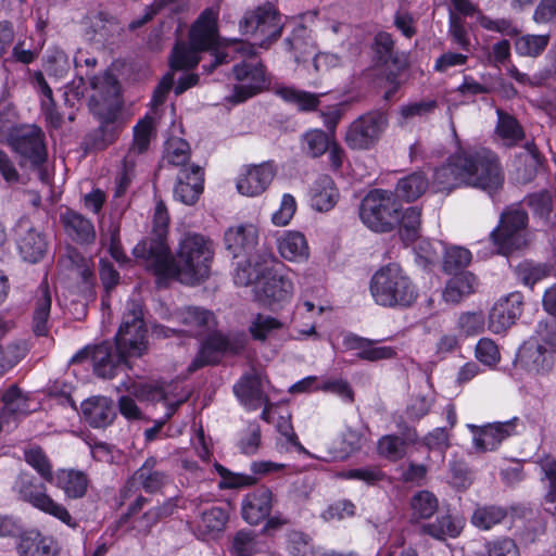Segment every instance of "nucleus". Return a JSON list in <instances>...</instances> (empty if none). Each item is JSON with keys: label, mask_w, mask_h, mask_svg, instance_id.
<instances>
[{"label": "nucleus", "mask_w": 556, "mask_h": 556, "mask_svg": "<svg viewBox=\"0 0 556 556\" xmlns=\"http://www.w3.org/2000/svg\"><path fill=\"white\" fill-rule=\"evenodd\" d=\"M136 258L162 278L194 286L210 276L214 250L211 240L188 233L179 242L175 255L162 240H142L132 250Z\"/></svg>", "instance_id": "nucleus-1"}, {"label": "nucleus", "mask_w": 556, "mask_h": 556, "mask_svg": "<svg viewBox=\"0 0 556 556\" xmlns=\"http://www.w3.org/2000/svg\"><path fill=\"white\" fill-rule=\"evenodd\" d=\"M504 180L497 155L488 149L459 148L433 175V182L440 191L469 186L490 195L503 188Z\"/></svg>", "instance_id": "nucleus-2"}, {"label": "nucleus", "mask_w": 556, "mask_h": 556, "mask_svg": "<svg viewBox=\"0 0 556 556\" xmlns=\"http://www.w3.org/2000/svg\"><path fill=\"white\" fill-rule=\"evenodd\" d=\"M213 56L214 63L211 65V70L231 60L241 59L232 67L237 84L227 97L228 101L232 103L243 102L260 93L266 87L265 67L256 58L255 48L252 43L232 42L222 50H216Z\"/></svg>", "instance_id": "nucleus-3"}, {"label": "nucleus", "mask_w": 556, "mask_h": 556, "mask_svg": "<svg viewBox=\"0 0 556 556\" xmlns=\"http://www.w3.org/2000/svg\"><path fill=\"white\" fill-rule=\"evenodd\" d=\"M91 88L93 92L90 96L89 108L101 121L94 146L103 150L116 140L122 129L121 124L116 123L121 110L119 87L117 79L112 74L105 73L103 77L92 78Z\"/></svg>", "instance_id": "nucleus-4"}, {"label": "nucleus", "mask_w": 556, "mask_h": 556, "mask_svg": "<svg viewBox=\"0 0 556 556\" xmlns=\"http://www.w3.org/2000/svg\"><path fill=\"white\" fill-rule=\"evenodd\" d=\"M376 304L383 307H409L418 298V290L397 264H388L377 270L369 285Z\"/></svg>", "instance_id": "nucleus-5"}, {"label": "nucleus", "mask_w": 556, "mask_h": 556, "mask_svg": "<svg viewBox=\"0 0 556 556\" xmlns=\"http://www.w3.org/2000/svg\"><path fill=\"white\" fill-rule=\"evenodd\" d=\"M217 13L213 9L204 10L190 29V46L186 42H178L172 54L170 66L174 70H187L197 66L199 63L198 51L211 50L213 58L210 65L214 63L213 53L217 45ZM207 71L211 66L203 65Z\"/></svg>", "instance_id": "nucleus-6"}, {"label": "nucleus", "mask_w": 556, "mask_h": 556, "mask_svg": "<svg viewBox=\"0 0 556 556\" xmlns=\"http://www.w3.org/2000/svg\"><path fill=\"white\" fill-rule=\"evenodd\" d=\"M359 217L370 230L389 232L400 222V204L391 191L376 189L362 200Z\"/></svg>", "instance_id": "nucleus-7"}, {"label": "nucleus", "mask_w": 556, "mask_h": 556, "mask_svg": "<svg viewBox=\"0 0 556 556\" xmlns=\"http://www.w3.org/2000/svg\"><path fill=\"white\" fill-rule=\"evenodd\" d=\"M528 220L527 212L518 205L508 206L503 211L497 227L490 233L498 254L507 255L528 245Z\"/></svg>", "instance_id": "nucleus-8"}, {"label": "nucleus", "mask_w": 556, "mask_h": 556, "mask_svg": "<svg viewBox=\"0 0 556 556\" xmlns=\"http://www.w3.org/2000/svg\"><path fill=\"white\" fill-rule=\"evenodd\" d=\"M115 346L122 355L140 357L147 350V328L143 320V308L139 301L129 300L118 331Z\"/></svg>", "instance_id": "nucleus-9"}, {"label": "nucleus", "mask_w": 556, "mask_h": 556, "mask_svg": "<svg viewBox=\"0 0 556 556\" xmlns=\"http://www.w3.org/2000/svg\"><path fill=\"white\" fill-rule=\"evenodd\" d=\"M7 141L18 157L21 166L39 168L47 160L46 136L36 125L26 124L11 128Z\"/></svg>", "instance_id": "nucleus-10"}, {"label": "nucleus", "mask_w": 556, "mask_h": 556, "mask_svg": "<svg viewBox=\"0 0 556 556\" xmlns=\"http://www.w3.org/2000/svg\"><path fill=\"white\" fill-rule=\"evenodd\" d=\"M13 489L24 502L30 504L38 510L56 518L72 529L78 527L77 521L72 517L67 508L63 504L54 501L47 493L46 485L37 482L33 476L21 473Z\"/></svg>", "instance_id": "nucleus-11"}, {"label": "nucleus", "mask_w": 556, "mask_h": 556, "mask_svg": "<svg viewBox=\"0 0 556 556\" xmlns=\"http://www.w3.org/2000/svg\"><path fill=\"white\" fill-rule=\"evenodd\" d=\"M169 320L176 327L155 326V333L166 338L176 333L198 337L216 327L215 315L211 311L199 306H186L176 309L170 314Z\"/></svg>", "instance_id": "nucleus-12"}, {"label": "nucleus", "mask_w": 556, "mask_h": 556, "mask_svg": "<svg viewBox=\"0 0 556 556\" xmlns=\"http://www.w3.org/2000/svg\"><path fill=\"white\" fill-rule=\"evenodd\" d=\"M240 28L254 38L260 47L266 48L281 35V15L270 4L257 7L245 13Z\"/></svg>", "instance_id": "nucleus-13"}, {"label": "nucleus", "mask_w": 556, "mask_h": 556, "mask_svg": "<svg viewBox=\"0 0 556 556\" xmlns=\"http://www.w3.org/2000/svg\"><path fill=\"white\" fill-rule=\"evenodd\" d=\"M388 125L384 113L372 111L356 118L345 134V142L353 150H367L380 138Z\"/></svg>", "instance_id": "nucleus-14"}, {"label": "nucleus", "mask_w": 556, "mask_h": 556, "mask_svg": "<svg viewBox=\"0 0 556 556\" xmlns=\"http://www.w3.org/2000/svg\"><path fill=\"white\" fill-rule=\"evenodd\" d=\"M285 43L287 50L293 54L296 63L306 62L312 58L311 66L315 73L321 72L333 61L332 55L316 52L309 30L303 25H298L291 35L286 38Z\"/></svg>", "instance_id": "nucleus-15"}, {"label": "nucleus", "mask_w": 556, "mask_h": 556, "mask_svg": "<svg viewBox=\"0 0 556 556\" xmlns=\"http://www.w3.org/2000/svg\"><path fill=\"white\" fill-rule=\"evenodd\" d=\"M88 356L89 351H80L73 356L72 363H77ZM90 356L94 374L104 379H112L123 366H127L128 358L122 355V353L116 350V346L109 342L94 346Z\"/></svg>", "instance_id": "nucleus-16"}, {"label": "nucleus", "mask_w": 556, "mask_h": 556, "mask_svg": "<svg viewBox=\"0 0 556 556\" xmlns=\"http://www.w3.org/2000/svg\"><path fill=\"white\" fill-rule=\"evenodd\" d=\"M519 418L514 417L504 422H492L485 426L467 425L473 434V445L479 452L494 451L507 438L517 433Z\"/></svg>", "instance_id": "nucleus-17"}, {"label": "nucleus", "mask_w": 556, "mask_h": 556, "mask_svg": "<svg viewBox=\"0 0 556 556\" xmlns=\"http://www.w3.org/2000/svg\"><path fill=\"white\" fill-rule=\"evenodd\" d=\"M157 460L154 457H149L142 466L134 473L131 479L127 482L121 492L123 502L127 501L135 494L136 484H139L148 493H156L162 490L169 482V477L166 472L156 469Z\"/></svg>", "instance_id": "nucleus-18"}, {"label": "nucleus", "mask_w": 556, "mask_h": 556, "mask_svg": "<svg viewBox=\"0 0 556 556\" xmlns=\"http://www.w3.org/2000/svg\"><path fill=\"white\" fill-rule=\"evenodd\" d=\"M242 349L241 342H232L227 336L215 332L207 337L202 343L199 353L188 367L189 372H194L198 369L213 365L219 362L220 355L224 352L238 353Z\"/></svg>", "instance_id": "nucleus-19"}, {"label": "nucleus", "mask_w": 556, "mask_h": 556, "mask_svg": "<svg viewBox=\"0 0 556 556\" xmlns=\"http://www.w3.org/2000/svg\"><path fill=\"white\" fill-rule=\"evenodd\" d=\"M522 304V294L519 292L501 298L490 311L489 329L493 333L507 330L521 315Z\"/></svg>", "instance_id": "nucleus-20"}, {"label": "nucleus", "mask_w": 556, "mask_h": 556, "mask_svg": "<svg viewBox=\"0 0 556 556\" xmlns=\"http://www.w3.org/2000/svg\"><path fill=\"white\" fill-rule=\"evenodd\" d=\"M516 365L531 375H546L553 369L554 356L545 345L530 340L520 346Z\"/></svg>", "instance_id": "nucleus-21"}, {"label": "nucleus", "mask_w": 556, "mask_h": 556, "mask_svg": "<svg viewBox=\"0 0 556 556\" xmlns=\"http://www.w3.org/2000/svg\"><path fill=\"white\" fill-rule=\"evenodd\" d=\"M276 175V168L271 162L247 166L238 177L237 189L247 197L262 194L271 184Z\"/></svg>", "instance_id": "nucleus-22"}, {"label": "nucleus", "mask_w": 556, "mask_h": 556, "mask_svg": "<svg viewBox=\"0 0 556 556\" xmlns=\"http://www.w3.org/2000/svg\"><path fill=\"white\" fill-rule=\"evenodd\" d=\"M280 265H269V269L265 271L261 291L268 305L280 304L291 300L294 286L290 277L281 273L278 268Z\"/></svg>", "instance_id": "nucleus-23"}, {"label": "nucleus", "mask_w": 556, "mask_h": 556, "mask_svg": "<svg viewBox=\"0 0 556 556\" xmlns=\"http://www.w3.org/2000/svg\"><path fill=\"white\" fill-rule=\"evenodd\" d=\"M273 505V491L265 485L258 486L244 495L241 503L242 518L250 525H258L270 515Z\"/></svg>", "instance_id": "nucleus-24"}, {"label": "nucleus", "mask_w": 556, "mask_h": 556, "mask_svg": "<svg viewBox=\"0 0 556 556\" xmlns=\"http://www.w3.org/2000/svg\"><path fill=\"white\" fill-rule=\"evenodd\" d=\"M60 223L65 235L73 242L88 245L96 241L97 232L94 225L91 219L81 213L67 207L60 214Z\"/></svg>", "instance_id": "nucleus-25"}, {"label": "nucleus", "mask_w": 556, "mask_h": 556, "mask_svg": "<svg viewBox=\"0 0 556 556\" xmlns=\"http://www.w3.org/2000/svg\"><path fill=\"white\" fill-rule=\"evenodd\" d=\"M203 182L204 173L200 166L180 169L174 189L175 199L187 205L194 204L203 191Z\"/></svg>", "instance_id": "nucleus-26"}, {"label": "nucleus", "mask_w": 556, "mask_h": 556, "mask_svg": "<svg viewBox=\"0 0 556 556\" xmlns=\"http://www.w3.org/2000/svg\"><path fill=\"white\" fill-rule=\"evenodd\" d=\"M233 392L249 410H256L268 402V396L263 391L261 375L255 370L242 376L233 386Z\"/></svg>", "instance_id": "nucleus-27"}, {"label": "nucleus", "mask_w": 556, "mask_h": 556, "mask_svg": "<svg viewBox=\"0 0 556 556\" xmlns=\"http://www.w3.org/2000/svg\"><path fill=\"white\" fill-rule=\"evenodd\" d=\"M257 239V229L251 224L229 227L224 236L226 249L233 257L248 254L256 245Z\"/></svg>", "instance_id": "nucleus-28"}, {"label": "nucleus", "mask_w": 556, "mask_h": 556, "mask_svg": "<svg viewBox=\"0 0 556 556\" xmlns=\"http://www.w3.org/2000/svg\"><path fill=\"white\" fill-rule=\"evenodd\" d=\"M81 412L86 421L93 428L109 426L116 416L113 401L105 396H94L84 401Z\"/></svg>", "instance_id": "nucleus-29"}, {"label": "nucleus", "mask_w": 556, "mask_h": 556, "mask_svg": "<svg viewBox=\"0 0 556 556\" xmlns=\"http://www.w3.org/2000/svg\"><path fill=\"white\" fill-rule=\"evenodd\" d=\"M464 528L463 519L450 514L438 516L435 520L421 522L419 533L438 541L457 538Z\"/></svg>", "instance_id": "nucleus-30"}, {"label": "nucleus", "mask_w": 556, "mask_h": 556, "mask_svg": "<svg viewBox=\"0 0 556 556\" xmlns=\"http://www.w3.org/2000/svg\"><path fill=\"white\" fill-rule=\"evenodd\" d=\"M62 490L70 500H78L86 495L89 479L84 471L75 469H58L51 483Z\"/></svg>", "instance_id": "nucleus-31"}, {"label": "nucleus", "mask_w": 556, "mask_h": 556, "mask_svg": "<svg viewBox=\"0 0 556 556\" xmlns=\"http://www.w3.org/2000/svg\"><path fill=\"white\" fill-rule=\"evenodd\" d=\"M280 255L289 261L302 263L308 260L309 248L306 238L299 231H287L277 239Z\"/></svg>", "instance_id": "nucleus-32"}, {"label": "nucleus", "mask_w": 556, "mask_h": 556, "mask_svg": "<svg viewBox=\"0 0 556 556\" xmlns=\"http://www.w3.org/2000/svg\"><path fill=\"white\" fill-rule=\"evenodd\" d=\"M344 344L350 350H356L357 357L361 359L376 362L381 359H390L396 353L391 346L375 345L371 340L357 336H349L344 339Z\"/></svg>", "instance_id": "nucleus-33"}, {"label": "nucleus", "mask_w": 556, "mask_h": 556, "mask_svg": "<svg viewBox=\"0 0 556 556\" xmlns=\"http://www.w3.org/2000/svg\"><path fill=\"white\" fill-rule=\"evenodd\" d=\"M228 514L220 507L213 506L203 510L195 523L197 535L202 540L215 538L225 530Z\"/></svg>", "instance_id": "nucleus-34"}, {"label": "nucleus", "mask_w": 556, "mask_h": 556, "mask_svg": "<svg viewBox=\"0 0 556 556\" xmlns=\"http://www.w3.org/2000/svg\"><path fill=\"white\" fill-rule=\"evenodd\" d=\"M53 539L36 529L25 531L17 544L20 556H52Z\"/></svg>", "instance_id": "nucleus-35"}, {"label": "nucleus", "mask_w": 556, "mask_h": 556, "mask_svg": "<svg viewBox=\"0 0 556 556\" xmlns=\"http://www.w3.org/2000/svg\"><path fill=\"white\" fill-rule=\"evenodd\" d=\"M479 282L477 277L470 271H464L455 275L447 282L442 296L446 303H459L465 296L473 293Z\"/></svg>", "instance_id": "nucleus-36"}, {"label": "nucleus", "mask_w": 556, "mask_h": 556, "mask_svg": "<svg viewBox=\"0 0 556 556\" xmlns=\"http://www.w3.org/2000/svg\"><path fill=\"white\" fill-rule=\"evenodd\" d=\"M339 193L331 177L320 176L311 189L312 206L319 212L331 210L338 200Z\"/></svg>", "instance_id": "nucleus-37"}, {"label": "nucleus", "mask_w": 556, "mask_h": 556, "mask_svg": "<svg viewBox=\"0 0 556 556\" xmlns=\"http://www.w3.org/2000/svg\"><path fill=\"white\" fill-rule=\"evenodd\" d=\"M542 164L541 154L533 142H527L525 152L520 153L516 161V180L528 184L534 179Z\"/></svg>", "instance_id": "nucleus-38"}, {"label": "nucleus", "mask_w": 556, "mask_h": 556, "mask_svg": "<svg viewBox=\"0 0 556 556\" xmlns=\"http://www.w3.org/2000/svg\"><path fill=\"white\" fill-rule=\"evenodd\" d=\"M496 138L506 147H514L525 138V131L516 117L497 109Z\"/></svg>", "instance_id": "nucleus-39"}, {"label": "nucleus", "mask_w": 556, "mask_h": 556, "mask_svg": "<svg viewBox=\"0 0 556 556\" xmlns=\"http://www.w3.org/2000/svg\"><path fill=\"white\" fill-rule=\"evenodd\" d=\"M280 265V262L271 253H265L262 261H249L247 266L238 264L235 273V283L238 286H249L260 278L265 277V271L269 269V265Z\"/></svg>", "instance_id": "nucleus-40"}, {"label": "nucleus", "mask_w": 556, "mask_h": 556, "mask_svg": "<svg viewBox=\"0 0 556 556\" xmlns=\"http://www.w3.org/2000/svg\"><path fill=\"white\" fill-rule=\"evenodd\" d=\"M51 302V292L48 283L47 281H42L37 290L34 307V331L37 336L47 333Z\"/></svg>", "instance_id": "nucleus-41"}, {"label": "nucleus", "mask_w": 556, "mask_h": 556, "mask_svg": "<svg viewBox=\"0 0 556 556\" xmlns=\"http://www.w3.org/2000/svg\"><path fill=\"white\" fill-rule=\"evenodd\" d=\"M3 409L0 415V422L8 424L9 417H18L31 412L28 399L16 387H11L3 395Z\"/></svg>", "instance_id": "nucleus-42"}, {"label": "nucleus", "mask_w": 556, "mask_h": 556, "mask_svg": "<svg viewBox=\"0 0 556 556\" xmlns=\"http://www.w3.org/2000/svg\"><path fill=\"white\" fill-rule=\"evenodd\" d=\"M429 187L428 178L420 172L401 178L395 188L397 198L412 202L420 198Z\"/></svg>", "instance_id": "nucleus-43"}, {"label": "nucleus", "mask_w": 556, "mask_h": 556, "mask_svg": "<svg viewBox=\"0 0 556 556\" xmlns=\"http://www.w3.org/2000/svg\"><path fill=\"white\" fill-rule=\"evenodd\" d=\"M439 508L437 496L429 491H419L410 500L412 522L420 526L421 520L431 518Z\"/></svg>", "instance_id": "nucleus-44"}, {"label": "nucleus", "mask_w": 556, "mask_h": 556, "mask_svg": "<svg viewBox=\"0 0 556 556\" xmlns=\"http://www.w3.org/2000/svg\"><path fill=\"white\" fill-rule=\"evenodd\" d=\"M18 249L25 261L29 263H37L47 252V241L40 232L30 228L21 238Z\"/></svg>", "instance_id": "nucleus-45"}, {"label": "nucleus", "mask_w": 556, "mask_h": 556, "mask_svg": "<svg viewBox=\"0 0 556 556\" xmlns=\"http://www.w3.org/2000/svg\"><path fill=\"white\" fill-rule=\"evenodd\" d=\"M332 142L330 136L321 129H309L300 139L302 152L312 159L324 155Z\"/></svg>", "instance_id": "nucleus-46"}, {"label": "nucleus", "mask_w": 556, "mask_h": 556, "mask_svg": "<svg viewBox=\"0 0 556 556\" xmlns=\"http://www.w3.org/2000/svg\"><path fill=\"white\" fill-rule=\"evenodd\" d=\"M25 462L47 482L54 481L53 466L45 453L38 445H29L24 450Z\"/></svg>", "instance_id": "nucleus-47"}, {"label": "nucleus", "mask_w": 556, "mask_h": 556, "mask_svg": "<svg viewBox=\"0 0 556 556\" xmlns=\"http://www.w3.org/2000/svg\"><path fill=\"white\" fill-rule=\"evenodd\" d=\"M507 517V510L497 505H483L478 506L472 516L471 523L483 531L492 529L494 526L500 525Z\"/></svg>", "instance_id": "nucleus-48"}, {"label": "nucleus", "mask_w": 556, "mask_h": 556, "mask_svg": "<svg viewBox=\"0 0 556 556\" xmlns=\"http://www.w3.org/2000/svg\"><path fill=\"white\" fill-rule=\"evenodd\" d=\"M117 391H126L140 401H160L164 399V392L157 384L142 380L131 381L130 378H128V381H123L117 387Z\"/></svg>", "instance_id": "nucleus-49"}, {"label": "nucleus", "mask_w": 556, "mask_h": 556, "mask_svg": "<svg viewBox=\"0 0 556 556\" xmlns=\"http://www.w3.org/2000/svg\"><path fill=\"white\" fill-rule=\"evenodd\" d=\"M553 267L544 263L525 261L515 268V274L523 285L533 287L536 282L551 276Z\"/></svg>", "instance_id": "nucleus-50"}, {"label": "nucleus", "mask_w": 556, "mask_h": 556, "mask_svg": "<svg viewBox=\"0 0 556 556\" xmlns=\"http://www.w3.org/2000/svg\"><path fill=\"white\" fill-rule=\"evenodd\" d=\"M282 326L283 324L273 316L257 314L252 319L249 331L254 340L263 342L281 329Z\"/></svg>", "instance_id": "nucleus-51"}, {"label": "nucleus", "mask_w": 556, "mask_h": 556, "mask_svg": "<svg viewBox=\"0 0 556 556\" xmlns=\"http://www.w3.org/2000/svg\"><path fill=\"white\" fill-rule=\"evenodd\" d=\"M61 263L65 268L74 270L85 282L93 277L91 260L83 256L76 249H68Z\"/></svg>", "instance_id": "nucleus-52"}, {"label": "nucleus", "mask_w": 556, "mask_h": 556, "mask_svg": "<svg viewBox=\"0 0 556 556\" xmlns=\"http://www.w3.org/2000/svg\"><path fill=\"white\" fill-rule=\"evenodd\" d=\"M153 134V118L146 116L134 127V142L127 154L135 159L137 154L148 150Z\"/></svg>", "instance_id": "nucleus-53"}, {"label": "nucleus", "mask_w": 556, "mask_h": 556, "mask_svg": "<svg viewBox=\"0 0 556 556\" xmlns=\"http://www.w3.org/2000/svg\"><path fill=\"white\" fill-rule=\"evenodd\" d=\"M406 446L404 439L395 434H387L378 440L377 452L381 457L396 462L406 454Z\"/></svg>", "instance_id": "nucleus-54"}, {"label": "nucleus", "mask_w": 556, "mask_h": 556, "mask_svg": "<svg viewBox=\"0 0 556 556\" xmlns=\"http://www.w3.org/2000/svg\"><path fill=\"white\" fill-rule=\"evenodd\" d=\"M472 260L471 252L459 245L445 248L443 256V269L445 273H454L467 267Z\"/></svg>", "instance_id": "nucleus-55"}, {"label": "nucleus", "mask_w": 556, "mask_h": 556, "mask_svg": "<svg viewBox=\"0 0 556 556\" xmlns=\"http://www.w3.org/2000/svg\"><path fill=\"white\" fill-rule=\"evenodd\" d=\"M548 35H525L516 39L515 50L519 55L538 56L547 47Z\"/></svg>", "instance_id": "nucleus-56"}, {"label": "nucleus", "mask_w": 556, "mask_h": 556, "mask_svg": "<svg viewBox=\"0 0 556 556\" xmlns=\"http://www.w3.org/2000/svg\"><path fill=\"white\" fill-rule=\"evenodd\" d=\"M277 93L286 101L295 104L301 111L315 110L319 103L318 97L314 93L299 90L292 87L280 88Z\"/></svg>", "instance_id": "nucleus-57"}, {"label": "nucleus", "mask_w": 556, "mask_h": 556, "mask_svg": "<svg viewBox=\"0 0 556 556\" xmlns=\"http://www.w3.org/2000/svg\"><path fill=\"white\" fill-rule=\"evenodd\" d=\"M190 157L189 143L180 138H172L167 141L163 160L174 166L187 164Z\"/></svg>", "instance_id": "nucleus-58"}, {"label": "nucleus", "mask_w": 556, "mask_h": 556, "mask_svg": "<svg viewBox=\"0 0 556 556\" xmlns=\"http://www.w3.org/2000/svg\"><path fill=\"white\" fill-rule=\"evenodd\" d=\"M238 448L245 455H253L261 445V427L256 422H250L239 432Z\"/></svg>", "instance_id": "nucleus-59"}, {"label": "nucleus", "mask_w": 556, "mask_h": 556, "mask_svg": "<svg viewBox=\"0 0 556 556\" xmlns=\"http://www.w3.org/2000/svg\"><path fill=\"white\" fill-rule=\"evenodd\" d=\"M232 552L237 556H253L260 552L255 532L251 530L238 531L232 540Z\"/></svg>", "instance_id": "nucleus-60"}, {"label": "nucleus", "mask_w": 556, "mask_h": 556, "mask_svg": "<svg viewBox=\"0 0 556 556\" xmlns=\"http://www.w3.org/2000/svg\"><path fill=\"white\" fill-rule=\"evenodd\" d=\"M421 212L418 207L412 206L400 213V230L406 240H414L420 227Z\"/></svg>", "instance_id": "nucleus-61"}, {"label": "nucleus", "mask_w": 556, "mask_h": 556, "mask_svg": "<svg viewBox=\"0 0 556 556\" xmlns=\"http://www.w3.org/2000/svg\"><path fill=\"white\" fill-rule=\"evenodd\" d=\"M475 354L479 362L489 367L496 366L501 361L498 346L489 338H482L478 341Z\"/></svg>", "instance_id": "nucleus-62"}, {"label": "nucleus", "mask_w": 556, "mask_h": 556, "mask_svg": "<svg viewBox=\"0 0 556 556\" xmlns=\"http://www.w3.org/2000/svg\"><path fill=\"white\" fill-rule=\"evenodd\" d=\"M539 465L544 477L548 480V490L544 496L548 505L556 504V459L551 456L543 457Z\"/></svg>", "instance_id": "nucleus-63"}, {"label": "nucleus", "mask_w": 556, "mask_h": 556, "mask_svg": "<svg viewBox=\"0 0 556 556\" xmlns=\"http://www.w3.org/2000/svg\"><path fill=\"white\" fill-rule=\"evenodd\" d=\"M488 556H520V551L515 540L504 536L486 542Z\"/></svg>", "instance_id": "nucleus-64"}]
</instances>
